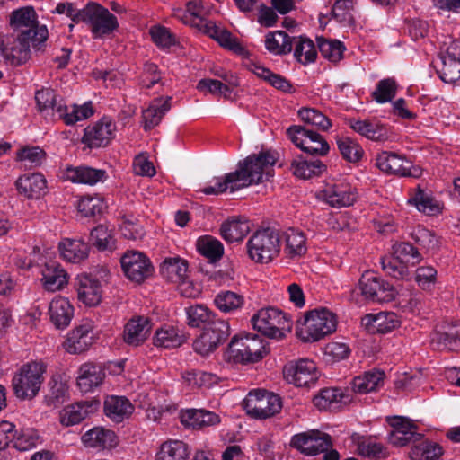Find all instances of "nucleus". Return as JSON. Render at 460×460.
Returning a JSON list of instances; mask_svg holds the SVG:
<instances>
[{
	"label": "nucleus",
	"mask_w": 460,
	"mask_h": 460,
	"mask_svg": "<svg viewBox=\"0 0 460 460\" xmlns=\"http://www.w3.org/2000/svg\"><path fill=\"white\" fill-rule=\"evenodd\" d=\"M285 379L296 386H309L319 376L315 363L308 358H301L288 363L283 369Z\"/></svg>",
	"instance_id": "f8f14e48"
},
{
	"label": "nucleus",
	"mask_w": 460,
	"mask_h": 460,
	"mask_svg": "<svg viewBox=\"0 0 460 460\" xmlns=\"http://www.w3.org/2000/svg\"><path fill=\"white\" fill-rule=\"evenodd\" d=\"M90 240L99 251H112L116 248V239L112 231L103 225H99L92 230Z\"/></svg>",
	"instance_id": "09e8293b"
},
{
	"label": "nucleus",
	"mask_w": 460,
	"mask_h": 460,
	"mask_svg": "<svg viewBox=\"0 0 460 460\" xmlns=\"http://www.w3.org/2000/svg\"><path fill=\"white\" fill-rule=\"evenodd\" d=\"M47 372V364L42 360L23 364L13 375L12 387L20 400H31L40 392Z\"/></svg>",
	"instance_id": "f03ea898"
},
{
	"label": "nucleus",
	"mask_w": 460,
	"mask_h": 460,
	"mask_svg": "<svg viewBox=\"0 0 460 460\" xmlns=\"http://www.w3.org/2000/svg\"><path fill=\"white\" fill-rule=\"evenodd\" d=\"M339 151L342 157L349 162L356 163L363 155V149L358 142L348 137H340L336 139Z\"/></svg>",
	"instance_id": "6e6d98bb"
},
{
	"label": "nucleus",
	"mask_w": 460,
	"mask_h": 460,
	"mask_svg": "<svg viewBox=\"0 0 460 460\" xmlns=\"http://www.w3.org/2000/svg\"><path fill=\"white\" fill-rule=\"evenodd\" d=\"M319 198L332 208H346L353 205L358 195L356 189L347 181L328 182L319 192Z\"/></svg>",
	"instance_id": "ddd939ff"
},
{
	"label": "nucleus",
	"mask_w": 460,
	"mask_h": 460,
	"mask_svg": "<svg viewBox=\"0 0 460 460\" xmlns=\"http://www.w3.org/2000/svg\"><path fill=\"white\" fill-rule=\"evenodd\" d=\"M214 301L220 311L231 313L243 306L244 298L240 294L233 291H221L216 296Z\"/></svg>",
	"instance_id": "5fc2aeb1"
},
{
	"label": "nucleus",
	"mask_w": 460,
	"mask_h": 460,
	"mask_svg": "<svg viewBox=\"0 0 460 460\" xmlns=\"http://www.w3.org/2000/svg\"><path fill=\"white\" fill-rule=\"evenodd\" d=\"M20 194L28 199H39L47 188V181L41 173H29L21 176L16 181Z\"/></svg>",
	"instance_id": "c756f323"
},
{
	"label": "nucleus",
	"mask_w": 460,
	"mask_h": 460,
	"mask_svg": "<svg viewBox=\"0 0 460 460\" xmlns=\"http://www.w3.org/2000/svg\"><path fill=\"white\" fill-rule=\"evenodd\" d=\"M93 341V326L91 323H84L67 333L63 348L69 354H80L86 351Z\"/></svg>",
	"instance_id": "a211bd4d"
},
{
	"label": "nucleus",
	"mask_w": 460,
	"mask_h": 460,
	"mask_svg": "<svg viewBox=\"0 0 460 460\" xmlns=\"http://www.w3.org/2000/svg\"><path fill=\"white\" fill-rule=\"evenodd\" d=\"M106 208L103 199L98 196H84L77 203L78 211L84 217H94Z\"/></svg>",
	"instance_id": "0e129e2a"
},
{
	"label": "nucleus",
	"mask_w": 460,
	"mask_h": 460,
	"mask_svg": "<svg viewBox=\"0 0 460 460\" xmlns=\"http://www.w3.org/2000/svg\"><path fill=\"white\" fill-rule=\"evenodd\" d=\"M391 427L393 429L388 435V441L395 447H403L421 438V434L416 431V426L409 419L394 417Z\"/></svg>",
	"instance_id": "412c9836"
},
{
	"label": "nucleus",
	"mask_w": 460,
	"mask_h": 460,
	"mask_svg": "<svg viewBox=\"0 0 460 460\" xmlns=\"http://www.w3.org/2000/svg\"><path fill=\"white\" fill-rule=\"evenodd\" d=\"M251 230V224L245 217H233L222 223L220 234L228 243L242 241Z\"/></svg>",
	"instance_id": "7c9ffc66"
},
{
	"label": "nucleus",
	"mask_w": 460,
	"mask_h": 460,
	"mask_svg": "<svg viewBox=\"0 0 460 460\" xmlns=\"http://www.w3.org/2000/svg\"><path fill=\"white\" fill-rule=\"evenodd\" d=\"M441 349L448 350L460 349V324L454 325L445 332H438L433 338Z\"/></svg>",
	"instance_id": "864d4df0"
},
{
	"label": "nucleus",
	"mask_w": 460,
	"mask_h": 460,
	"mask_svg": "<svg viewBox=\"0 0 460 460\" xmlns=\"http://www.w3.org/2000/svg\"><path fill=\"white\" fill-rule=\"evenodd\" d=\"M301 120L305 123L315 127L318 130L327 131L332 127L331 119L314 108H302L298 111Z\"/></svg>",
	"instance_id": "603ef678"
},
{
	"label": "nucleus",
	"mask_w": 460,
	"mask_h": 460,
	"mask_svg": "<svg viewBox=\"0 0 460 460\" xmlns=\"http://www.w3.org/2000/svg\"><path fill=\"white\" fill-rule=\"evenodd\" d=\"M279 234L270 228L254 233L247 242L249 257L258 263H268L278 256L280 251Z\"/></svg>",
	"instance_id": "423d86ee"
},
{
	"label": "nucleus",
	"mask_w": 460,
	"mask_h": 460,
	"mask_svg": "<svg viewBox=\"0 0 460 460\" xmlns=\"http://www.w3.org/2000/svg\"><path fill=\"white\" fill-rule=\"evenodd\" d=\"M105 170L96 169L90 166H68L64 171L63 178L73 183L95 185L98 182H104L107 179Z\"/></svg>",
	"instance_id": "393cba45"
},
{
	"label": "nucleus",
	"mask_w": 460,
	"mask_h": 460,
	"mask_svg": "<svg viewBox=\"0 0 460 460\" xmlns=\"http://www.w3.org/2000/svg\"><path fill=\"white\" fill-rule=\"evenodd\" d=\"M84 22L93 29H118L119 22L109 10L96 2H89L77 13L75 22Z\"/></svg>",
	"instance_id": "4468645a"
},
{
	"label": "nucleus",
	"mask_w": 460,
	"mask_h": 460,
	"mask_svg": "<svg viewBox=\"0 0 460 460\" xmlns=\"http://www.w3.org/2000/svg\"><path fill=\"white\" fill-rule=\"evenodd\" d=\"M361 294L367 298L375 302H390L395 298L396 290L394 288L376 276L375 273L366 271L359 279Z\"/></svg>",
	"instance_id": "9b49d317"
},
{
	"label": "nucleus",
	"mask_w": 460,
	"mask_h": 460,
	"mask_svg": "<svg viewBox=\"0 0 460 460\" xmlns=\"http://www.w3.org/2000/svg\"><path fill=\"white\" fill-rule=\"evenodd\" d=\"M134 411L132 403L124 396L111 395L104 401L105 414L115 422H121Z\"/></svg>",
	"instance_id": "72a5a7b5"
},
{
	"label": "nucleus",
	"mask_w": 460,
	"mask_h": 460,
	"mask_svg": "<svg viewBox=\"0 0 460 460\" xmlns=\"http://www.w3.org/2000/svg\"><path fill=\"white\" fill-rule=\"evenodd\" d=\"M276 161L275 154L270 151L251 155L238 163L234 172L214 177L208 186L199 190L198 192L217 196L258 184L263 181L264 176H271Z\"/></svg>",
	"instance_id": "f257e3e1"
},
{
	"label": "nucleus",
	"mask_w": 460,
	"mask_h": 460,
	"mask_svg": "<svg viewBox=\"0 0 460 460\" xmlns=\"http://www.w3.org/2000/svg\"><path fill=\"white\" fill-rule=\"evenodd\" d=\"M295 58L305 66L316 60L317 50L314 41L308 38L299 37L294 50Z\"/></svg>",
	"instance_id": "3c124183"
},
{
	"label": "nucleus",
	"mask_w": 460,
	"mask_h": 460,
	"mask_svg": "<svg viewBox=\"0 0 460 460\" xmlns=\"http://www.w3.org/2000/svg\"><path fill=\"white\" fill-rule=\"evenodd\" d=\"M443 454L442 447L432 441H420L410 452L411 460H438Z\"/></svg>",
	"instance_id": "de8ad7c7"
},
{
	"label": "nucleus",
	"mask_w": 460,
	"mask_h": 460,
	"mask_svg": "<svg viewBox=\"0 0 460 460\" xmlns=\"http://www.w3.org/2000/svg\"><path fill=\"white\" fill-rule=\"evenodd\" d=\"M343 397L340 388L330 387L321 390L319 394L314 396L313 402L319 410H327L333 404L343 402Z\"/></svg>",
	"instance_id": "052dcab7"
},
{
	"label": "nucleus",
	"mask_w": 460,
	"mask_h": 460,
	"mask_svg": "<svg viewBox=\"0 0 460 460\" xmlns=\"http://www.w3.org/2000/svg\"><path fill=\"white\" fill-rule=\"evenodd\" d=\"M394 255L404 263L412 265L419 263L422 257L419 251L409 243H400L393 246Z\"/></svg>",
	"instance_id": "774afa93"
},
{
	"label": "nucleus",
	"mask_w": 460,
	"mask_h": 460,
	"mask_svg": "<svg viewBox=\"0 0 460 460\" xmlns=\"http://www.w3.org/2000/svg\"><path fill=\"white\" fill-rule=\"evenodd\" d=\"M190 449L181 440L171 439L164 442L156 454L155 460H187Z\"/></svg>",
	"instance_id": "ea45409f"
},
{
	"label": "nucleus",
	"mask_w": 460,
	"mask_h": 460,
	"mask_svg": "<svg viewBox=\"0 0 460 460\" xmlns=\"http://www.w3.org/2000/svg\"><path fill=\"white\" fill-rule=\"evenodd\" d=\"M198 252L211 261H217L224 254V247L220 241L210 235L199 237L197 240Z\"/></svg>",
	"instance_id": "49530a36"
},
{
	"label": "nucleus",
	"mask_w": 460,
	"mask_h": 460,
	"mask_svg": "<svg viewBox=\"0 0 460 460\" xmlns=\"http://www.w3.org/2000/svg\"><path fill=\"white\" fill-rule=\"evenodd\" d=\"M367 324L379 333H387L401 324L400 317L394 312H380L376 314H367Z\"/></svg>",
	"instance_id": "c03bdc74"
},
{
	"label": "nucleus",
	"mask_w": 460,
	"mask_h": 460,
	"mask_svg": "<svg viewBox=\"0 0 460 460\" xmlns=\"http://www.w3.org/2000/svg\"><path fill=\"white\" fill-rule=\"evenodd\" d=\"M61 257L72 263H79L88 257L89 245L81 239H63L58 245Z\"/></svg>",
	"instance_id": "2f4dec72"
},
{
	"label": "nucleus",
	"mask_w": 460,
	"mask_h": 460,
	"mask_svg": "<svg viewBox=\"0 0 460 460\" xmlns=\"http://www.w3.org/2000/svg\"><path fill=\"white\" fill-rule=\"evenodd\" d=\"M229 354L240 363L258 362L269 352L264 340L257 334H245L232 339Z\"/></svg>",
	"instance_id": "0eeeda50"
},
{
	"label": "nucleus",
	"mask_w": 460,
	"mask_h": 460,
	"mask_svg": "<svg viewBox=\"0 0 460 460\" xmlns=\"http://www.w3.org/2000/svg\"><path fill=\"white\" fill-rule=\"evenodd\" d=\"M376 166L383 172L403 177L418 178L421 175V169L413 166L411 161L402 155L392 152H382L376 156Z\"/></svg>",
	"instance_id": "dca6fc26"
},
{
	"label": "nucleus",
	"mask_w": 460,
	"mask_h": 460,
	"mask_svg": "<svg viewBox=\"0 0 460 460\" xmlns=\"http://www.w3.org/2000/svg\"><path fill=\"white\" fill-rule=\"evenodd\" d=\"M9 22L12 27L21 28L26 27L28 29L38 28V16L33 7L25 6L14 10L11 13ZM40 29H47L45 25Z\"/></svg>",
	"instance_id": "a18cd8bd"
},
{
	"label": "nucleus",
	"mask_w": 460,
	"mask_h": 460,
	"mask_svg": "<svg viewBox=\"0 0 460 460\" xmlns=\"http://www.w3.org/2000/svg\"><path fill=\"white\" fill-rule=\"evenodd\" d=\"M202 5L199 1H190L187 4L186 11L177 14L182 24L195 29H217L215 23L206 21L201 16Z\"/></svg>",
	"instance_id": "f704fd0d"
},
{
	"label": "nucleus",
	"mask_w": 460,
	"mask_h": 460,
	"mask_svg": "<svg viewBox=\"0 0 460 460\" xmlns=\"http://www.w3.org/2000/svg\"><path fill=\"white\" fill-rule=\"evenodd\" d=\"M352 7V0H337L332 11V20L343 27L354 26V21L350 13Z\"/></svg>",
	"instance_id": "680f3d73"
},
{
	"label": "nucleus",
	"mask_w": 460,
	"mask_h": 460,
	"mask_svg": "<svg viewBox=\"0 0 460 460\" xmlns=\"http://www.w3.org/2000/svg\"><path fill=\"white\" fill-rule=\"evenodd\" d=\"M188 324L191 327L206 326L215 317L206 306L196 305L186 308Z\"/></svg>",
	"instance_id": "13d9d810"
},
{
	"label": "nucleus",
	"mask_w": 460,
	"mask_h": 460,
	"mask_svg": "<svg viewBox=\"0 0 460 460\" xmlns=\"http://www.w3.org/2000/svg\"><path fill=\"white\" fill-rule=\"evenodd\" d=\"M172 100L171 96L155 98L143 111L142 117L145 130H150L161 122L163 117L171 109Z\"/></svg>",
	"instance_id": "c85d7f7f"
},
{
	"label": "nucleus",
	"mask_w": 460,
	"mask_h": 460,
	"mask_svg": "<svg viewBox=\"0 0 460 460\" xmlns=\"http://www.w3.org/2000/svg\"><path fill=\"white\" fill-rule=\"evenodd\" d=\"M39 433L33 429H24L18 433L14 430L13 447L19 451H27L36 447Z\"/></svg>",
	"instance_id": "338daca9"
},
{
	"label": "nucleus",
	"mask_w": 460,
	"mask_h": 460,
	"mask_svg": "<svg viewBox=\"0 0 460 460\" xmlns=\"http://www.w3.org/2000/svg\"><path fill=\"white\" fill-rule=\"evenodd\" d=\"M291 445L305 455L314 456L332 448V442L330 435L313 429L295 435Z\"/></svg>",
	"instance_id": "2eb2a0df"
},
{
	"label": "nucleus",
	"mask_w": 460,
	"mask_h": 460,
	"mask_svg": "<svg viewBox=\"0 0 460 460\" xmlns=\"http://www.w3.org/2000/svg\"><path fill=\"white\" fill-rule=\"evenodd\" d=\"M385 373L380 370H370L356 376L352 382L353 391L367 394L379 389L384 385Z\"/></svg>",
	"instance_id": "e433bc0d"
},
{
	"label": "nucleus",
	"mask_w": 460,
	"mask_h": 460,
	"mask_svg": "<svg viewBox=\"0 0 460 460\" xmlns=\"http://www.w3.org/2000/svg\"><path fill=\"white\" fill-rule=\"evenodd\" d=\"M318 48L321 55L332 63H338L343 58L346 49L344 44L339 40L318 39Z\"/></svg>",
	"instance_id": "8fccbe9b"
},
{
	"label": "nucleus",
	"mask_w": 460,
	"mask_h": 460,
	"mask_svg": "<svg viewBox=\"0 0 460 460\" xmlns=\"http://www.w3.org/2000/svg\"><path fill=\"white\" fill-rule=\"evenodd\" d=\"M440 78L448 84L460 82V40H454L440 55Z\"/></svg>",
	"instance_id": "aec40b11"
},
{
	"label": "nucleus",
	"mask_w": 460,
	"mask_h": 460,
	"mask_svg": "<svg viewBox=\"0 0 460 460\" xmlns=\"http://www.w3.org/2000/svg\"><path fill=\"white\" fill-rule=\"evenodd\" d=\"M397 84L393 78L380 80L372 93L373 99L377 103L391 102L396 95Z\"/></svg>",
	"instance_id": "e2e57ef3"
},
{
	"label": "nucleus",
	"mask_w": 460,
	"mask_h": 460,
	"mask_svg": "<svg viewBox=\"0 0 460 460\" xmlns=\"http://www.w3.org/2000/svg\"><path fill=\"white\" fill-rule=\"evenodd\" d=\"M381 265L383 270L394 279H404L409 276L407 264L394 254L383 257L381 259Z\"/></svg>",
	"instance_id": "4d7b16f0"
},
{
	"label": "nucleus",
	"mask_w": 460,
	"mask_h": 460,
	"mask_svg": "<svg viewBox=\"0 0 460 460\" xmlns=\"http://www.w3.org/2000/svg\"><path fill=\"white\" fill-rule=\"evenodd\" d=\"M98 403L82 401L64 407L59 412V420L63 426H74L97 411Z\"/></svg>",
	"instance_id": "a878e982"
},
{
	"label": "nucleus",
	"mask_w": 460,
	"mask_h": 460,
	"mask_svg": "<svg viewBox=\"0 0 460 460\" xmlns=\"http://www.w3.org/2000/svg\"><path fill=\"white\" fill-rule=\"evenodd\" d=\"M160 273L167 280L177 284L188 275L187 261L180 257L165 258L160 266Z\"/></svg>",
	"instance_id": "4c0bfd02"
},
{
	"label": "nucleus",
	"mask_w": 460,
	"mask_h": 460,
	"mask_svg": "<svg viewBox=\"0 0 460 460\" xmlns=\"http://www.w3.org/2000/svg\"><path fill=\"white\" fill-rule=\"evenodd\" d=\"M151 330V323L148 318L137 316L130 319L124 328V341L131 346L142 344Z\"/></svg>",
	"instance_id": "bb28decb"
},
{
	"label": "nucleus",
	"mask_w": 460,
	"mask_h": 460,
	"mask_svg": "<svg viewBox=\"0 0 460 460\" xmlns=\"http://www.w3.org/2000/svg\"><path fill=\"white\" fill-rule=\"evenodd\" d=\"M182 377L189 385L193 387H210L219 380L214 374L198 370L187 371Z\"/></svg>",
	"instance_id": "69168bd1"
},
{
	"label": "nucleus",
	"mask_w": 460,
	"mask_h": 460,
	"mask_svg": "<svg viewBox=\"0 0 460 460\" xmlns=\"http://www.w3.org/2000/svg\"><path fill=\"white\" fill-rule=\"evenodd\" d=\"M185 340L184 334L179 329L164 325L155 331L154 345L164 349H174L183 344Z\"/></svg>",
	"instance_id": "58836bf2"
},
{
	"label": "nucleus",
	"mask_w": 460,
	"mask_h": 460,
	"mask_svg": "<svg viewBox=\"0 0 460 460\" xmlns=\"http://www.w3.org/2000/svg\"><path fill=\"white\" fill-rule=\"evenodd\" d=\"M255 330L272 339H281L287 332H290L292 322L282 311L269 307L261 309L252 317Z\"/></svg>",
	"instance_id": "39448f33"
},
{
	"label": "nucleus",
	"mask_w": 460,
	"mask_h": 460,
	"mask_svg": "<svg viewBox=\"0 0 460 460\" xmlns=\"http://www.w3.org/2000/svg\"><path fill=\"white\" fill-rule=\"evenodd\" d=\"M246 413L255 419H267L278 413L282 402L280 397L272 393L254 390L248 393L243 401Z\"/></svg>",
	"instance_id": "6e6552de"
},
{
	"label": "nucleus",
	"mask_w": 460,
	"mask_h": 460,
	"mask_svg": "<svg viewBox=\"0 0 460 460\" xmlns=\"http://www.w3.org/2000/svg\"><path fill=\"white\" fill-rule=\"evenodd\" d=\"M115 128L112 120L104 117L84 129L82 141L90 148L105 146L112 139Z\"/></svg>",
	"instance_id": "f3484780"
},
{
	"label": "nucleus",
	"mask_w": 460,
	"mask_h": 460,
	"mask_svg": "<svg viewBox=\"0 0 460 460\" xmlns=\"http://www.w3.org/2000/svg\"><path fill=\"white\" fill-rule=\"evenodd\" d=\"M408 202L426 215H437L441 212L442 206L431 195L426 193L420 186L414 189V194Z\"/></svg>",
	"instance_id": "37998d69"
},
{
	"label": "nucleus",
	"mask_w": 460,
	"mask_h": 460,
	"mask_svg": "<svg viewBox=\"0 0 460 460\" xmlns=\"http://www.w3.org/2000/svg\"><path fill=\"white\" fill-rule=\"evenodd\" d=\"M291 170L295 176L309 179L322 174L326 170V165L320 160H305L299 156L293 160Z\"/></svg>",
	"instance_id": "a19ab883"
},
{
	"label": "nucleus",
	"mask_w": 460,
	"mask_h": 460,
	"mask_svg": "<svg viewBox=\"0 0 460 460\" xmlns=\"http://www.w3.org/2000/svg\"><path fill=\"white\" fill-rule=\"evenodd\" d=\"M349 127L356 133L372 141H385L388 137L387 130L379 121L349 119Z\"/></svg>",
	"instance_id": "cd10ccee"
},
{
	"label": "nucleus",
	"mask_w": 460,
	"mask_h": 460,
	"mask_svg": "<svg viewBox=\"0 0 460 460\" xmlns=\"http://www.w3.org/2000/svg\"><path fill=\"white\" fill-rule=\"evenodd\" d=\"M75 288L78 300L88 306L97 305L102 299L100 281L88 274H80L75 278Z\"/></svg>",
	"instance_id": "4be33fe9"
},
{
	"label": "nucleus",
	"mask_w": 460,
	"mask_h": 460,
	"mask_svg": "<svg viewBox=\"0 0 460 460\" xmlns=\"http://www.w3.org/2000/svg\"><path fill=\"white\" fill-rule=\"evenodd\" d=\"M205 35L216 40L222 48L242 57V65L258 77L267 81L272 73L260 63L251 58L250 52L231 31H201Z\"/></svg>",
	"instance_id": "7ed1b4c3"
},
{
	"label": "nucleus",
	"mask_w": 460,
	"mask_h": 460,
	"mask_svg": "<svg viewBox=\"0 0 460 460\" xmlns=\"http://www.w3.org/2000/svg\"><path fill=\"white\" fill-rule=\"evenodd\" d=\"M125 276L131 281L141 283L153 275L154 267L149 258L138 251H128L120 258Z\"/></svg>",
	"instance_id": "9d476101"
},
{
	"label": "nucleus",
	"mask_w": 460,
	"mask_h": 460,
	"mask_svg": "<svg viewBox=\"0 0 460 460\" xmlns=\"http://www.w3.org/2000/svg\"><path fill=\"white\" fill-rule=\"evenodd\" d=\"M336 326L337 320L333 313L325 308L315 309L306 314L298 336L305 342L317 341L332 333Z\"/></svg>",
	"instance_id": "20e7f679"
},
{
	"label": "nucleus",
	"mask_w": 460,
	"mask_h": 460,
	"mask_svg": "<svg viewBox=\"0 0 460 460\" xmlns=\"http://www.w3.org/2000/svg\"><path fill=\"white\" fill-rule=\"evenodd\" d=\"M35 100L38 109L41 112L52 111L57 113L58 103H63V100L50 88H43L37 91Z\"/></svg>",
	"instance_id": "bf43d9fd"
},
{
	"label": "nucleus",
	"mask_w": 460,
	"mask_h": 460,
	"mask_svg": "<svg viewBox=\"0 0 460 460\" xmlns=\"http://www.w3.org/2000/svg\"><path fill=\"white\" fill-rule=\"evenodd\" d=\"M40 276L42 288L50 293L63 290L69 282L68 273L56 261L45 263L40 270Z\"/></svg>",
	"instance_id": "6ab92c4d"
},
{
	"label": "nucleus",
	"mask_w": 460,
	"mask_h": 460,
	"mask_svg": "<svg viewBox=\"0 0 460 460\" xmlns=\"http://www.w3.org/2000/svg\"><path fill=\"white\" fill-rule=\"evenodd\" d=\"M48 314L49 321L57 329H66L74 317V306L64 296H55L49 305Z\"/></svg>",
	"instance_id": "b1692460"
},
{
	"label": "nucleus",
	"mask_w": 460,
	"mask_h": 460,
	"mask_svg": "<svg viewBox=\"0 0 460 460\" xmlns=\"http://www.w3.org/2000/svg\"><path fill=\"white\" fill-rule=\"evenodd\" d=\"M265 47L273 55H286L292 49V38L286 31H272L266 36Z\"/></svg>",
	"instance_id": "79ce46f5"
},
{
	"label": "nucleus",
	"mask_w": 460,
	"mask_h": 460,
	"mask_svg": "<svg viewBox=\"0 0 460 460\" xmlns=\"http://www.w3.org/2000/svg\"><path fill=\"white\" fill-rule=\"evenodd\" d=\"M83 443L89 447L97 449L111 448L116 446V435L102 427H94L82 437Z\"/></svg>",
	"instance_id": "473e14b6"
},
{
	"label": "nucleus",
	"mask_w": 460,
	"mask_h": 460,
	"mask_svg": "<svg viewBox=\"0 0 460 460\" xmlns=\"http://www.w3.org/2000/svg\"><path fill=\"white\" fill-rule=\"evenodd\" d=\"M77 374L76 384L84 394L93 392L105 378V372L102 366L93 362L82 364Z\"/></svg>",
	"instance_id": "5701e85b"
},
{
	"label": "nucleus",
	"mask_w": 460,
	"mask_h": 460,
	"mask_svg": "<svg viewBox=\"0 0 460 460\" xmlns=\"http://www.w3.org/2000/svg\"><path fill=\"white\" fill-rule=\"evenodd\" d=\"M284 252L288 258H300L306 253V238L303 232L289 228L284 233Z\"/></svg>",
	"instance_id": "c9c22d12"
},
{
	"label": "nucleus",
	"mask_w": 460,
	"mask_h": 460,
	"mask_svg": "<svg viewBox=\"0 0 460 460\" xmlns=\"http://www.w3.org/2000/svg\"><path fill=\"white\" fill-rule=\"evenodd\" d=\"M289 139L302 151L312 155H326L330 146L319 133L303 126L294 125L287 129Z\"/></svg>",
	"instance_id": "1a4fd4ad"
}]
</instances>
